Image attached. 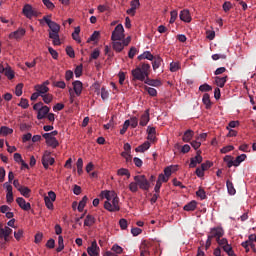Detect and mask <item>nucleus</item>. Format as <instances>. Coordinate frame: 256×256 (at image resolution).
Returning a JSON list of instances; mask_svg holds the SVG:
<instances>
[{"mask_svg":"<svg viewBox=\"0 0 256 256\" xmlns=\"http://www.w3.org/2000/svg\"><path fill=\"white\" fill-rule=\"evenodd\" d=\"M43 21H45L46 25H48L50 39L53 40V45H61V39L59 38V31H61V26L56 22L49 19V16H44Z\"/></svg>","mask_w":256,"mask_h":256,"instance_id":"1","label":"nucleus"},{"mask_svg":"<svg viewBox=\"0 0 256 256\" xmlns=\"http://www.w3.org/2000/svg\"><path fill=\"white\" fill-rule=\"evenodd\" d=\"M149 65H141L132 70L133 81H145L149 75Z\"/></svg>","mask_w":256,"mask_h":256,"instance_id":"2","label":"nucleus"},{"mask_svg":"<svg viewBox=\"0 0 256 256\" xmlns=\"http://www.w3.org/2000/svg\"><path fill=\"white\" fill-rule=\"evenodd\" d=\"M112 203L109 201H106L104 203V208L107 211H110V213H115V211H119L121 208L119 207V198L117 197V194L115 192H112Z\"/></svg>","mask_w":256,"mask_h":256,"instance_id":"3","label":"nucleus"},{"mask_svg":"<svg viewBox=\"0 0 256 256\" xmlns=\"http://www.w3.org/2000/svg\"><path fill=\"white\" fill-rule=\"evenodd\" d=\"M134 181H136L139 189H142V191H149L151 184L145 175L134 176Z\"/></svg>","mask_w":256,"mask_h":256,"instance_id":"4","label":"nucleus"},{"mask_svg":"<svg viewBox=\"0 0 256 256\" xmlns=\"http://www.w3.org/2000/svg\"><path fill=\"white\" fill-rule=\"evenodd\" d=\"M125 29L123 28L122 24H118L114 31L112 32L111 39L112 41H122V39H125Z\"/></svg>","mask_w":256,"mask_h":256,"instance_id":"5","label":"nucleus"},{"mask_svg":"<svg viewBox=\"0 0 256 256\" xmlns=\"http://www.w3.org/2000/svg\"><path fill=\"white\" fill-rule=\"evenodd\" d=\"M11 233H13V229L8 226L3 228V224H0V239H4L5 243H9L13 239Z\"/></svg>","mask_w":256,"mask_h":256,"instance_id":"6","label":"nucleus"},{"mask_svg":"<svg viewBox=\"0 0 256 256\" xmlns=\"http://www.w3.org/2000/svg\"><path fill=\"white\" fill-rule=\"evenodd\" d=\"M22 13L27 17V19H33V17H37L39 15L37 10H35L30 4L24 5Z\"/></svg>","mask_w":256,"mask_h":256,"instance_id":"7","label":"nucleus"},{"mask_svg":"<svg viewBox=\"0 0 256 256\" xmlns=\"http://www.w3.org/2000/svg\"><path fill=\"white\" fill-rule=\"evenodd\" d=\"M55 164V158L51 157V152L45 151L42 156V165L44 169H49V165Z\"/></svg>","mask_w":256,"mask_h":256,"instance_id":"8","label":"nucleus"},{"mask_svg":"<svg viewBox=\"0 0 256 256\" xmlns=\"http://www.w3.org/2000/svg\"><path fill=\"white\" fill-rule=\"evenodd\" d=\"M223 235H225L223 228L221 227L212 228L209 234V239H216L217 241L218 239H221Z\"/></svg>","mask_w":256,"mask_h":256,"instance_id":"9","label":"nucleus"},{"mask_svg":"<svg viewBox=\"0 0 256 256\" xmlns=\"http://www.w3.org/2000/svg\"><path fill=\"white\" fill-rule=\"evenodd\" d=\"M4 187L7 191L6 194V202L11 205V203H13L14 198H13V186H11V184H9V182L4 183Z\"/></svg>","mask_w":256,"mask_h":256,"instance_id":"10","label":"nucleus"},{"mask_svg":"<svg viewBox=\"0 0 256 256\" xmlns=\"http://www.w3.org/2000/svg\"><path fill=\"white\" fill-rule=\"evenodd\" d=\"M201 163H203V156H201V151H197L196 156L190 159L189 167L193 169Z\"/></svg>","mask_w":256,"mask_h":256,"instance_id":"11","label":"nucleus"},{"mask_svg":"<svg viewBox=\"0 0 256 256\" xmlns=\"http://www.w3.org/2000/svg\"><path fill=\"white\" fill-rule=\"evenodd\" d=\"M100 248L97 245V241H92L91 246L87 248V253L90 256H97L99 255Z\"/></svg>","mask_w":256,"mask_h":256,"instance_id":"12","label":"nucleus"},{"mask_svg":"<svg viewBox=\"0 0 256 256\" xmlns=\"http://www.w3.org/2000/svg\"><path fill=\"white\" fill-rule=\"evenodd\" d=\"M16 203L19 205L20 209H23V211H30L31 209V203L25 201V198L23 197H18Z\"/></svg>","mask_w":256,"mask_h":256,"instance_id":"13","label":"nucleus"},{"mask_svg":"<svg viewBox=\"0 0 256 256\" xmlns=\"http://www.w3.org/2000/svg\"><path fill=\"white\" fill-rule=\"evenodd\" d=\"M0 73H3L7 79H15V72L10 67H3L0 65Z\"/></svg>","mask_w":256,"mask_h":256,"instance_id":"14","label":"nucleus"},{"mask_svg":"<svg viewBox=\"0 0 256 256\" xmlns=\"http://www.w3.org/2000/svg\"><path fill=\"white\" fill-rule=\"evenodd\" d=\"M26 33L25 28H18L16 31L9 34V39H21Z\"/></svg>","mask_w":256,"mask_h":256,"instance_id":"15","label":"nucleus"},{"mask_svg":"<svg viewBox=\"0 0 256 256\" xmlns=\"http://www.w3.org/2000/svg\"><path fill=\"white\" fill-rule=\"evenodd\" d=\"M149 121H150L149 109H147V110H145V112L141 115L139 125H140L141 127H147V123H149Z\"/></svg>","mask_w":256,"mask_h":256,"instance_id":"16","label":"nucleus"},{"mask_svg":"<svg viewBox=\"0 0 256 256\" xmlns=\"http://www.w3.org/2000/svg\"><path fill=\"white\" fill-rule=\"evenodd\" d=\"M35 91H37L40 94V97L42 95H46V93H49V87L43 85V84H37L34 86Z\"/></svg>","mask_w":256,"mask_h":256,"instance_id":"17","label":"nucleus"},{"mask_svg":"<svg viewBox=\"0 0 256 256\" xmlns=\"http://www.w3.org/2000/svg\"><path fill=\"white\" fill-rule=\"evenodd\" d=\"M50 108L48 106H43L37 114V119L41 121V119H45L47 115H49Z\"/></svg>","mask_w":256,"mask_h":256,"instance_id":"18","label":"nucleus"},{"mask_svg":"<svg viewBox=\"0 0 256 256\" xmlns=\"http://www.w3.org/2000/svg\"><path fill=\"white\" fill-rule=\"evenodd\" d=\"M73 89H74V92L76 93L77 97H79V95H81V93L83 91V83L79 80L74 81Z\"/></svg>","mask_w":256,"mask_h":256,"instance_id":"19","label":"nucleus"},{"mask_svg":"<svg viewBox=\"0 0 256 256\" xmlns=\"http://www.w3.org/2000/svg\"><path fill=\"white\" fill-rule=\"evenodd\" d=\"M179 17L181 21H184L185 23H191V14L189 13V10H182Z\"/></svg>","mask_w":256,"mask_h":256,"instance_id":"20","label":"nucleus"},{"mask_svg":"<svg viewBox=\"0 0 256 256\" xmlns=\"http://www.w3.org/2000/svg\"><path fill=\"white\" fill-rule=\"evenodd\" d=\"M144 83L146 85H150L151 87H161V85H162L160 80H153V79L149 78V76H147Z\"/></svg>","mask_w":256,"mask_h":256,"instance_id":"21","label":"nucleus"},{"mask_svg":"<svg viewBox=\"0 0 256 256\" xmlns=\"http://www.w3.org/2000/svg\"><path fill=\"white\" fill-rule=\"evenodd\" d=\"M202 103H204L206 109H211L213 103L211 102V97L208 93H205L202 98Z\"/></svg>","mask_w":256,"mask_h":256,"instance_id":"22","label":"nucleus"},{"mask_svg":"<svg viewBox=\"0 0 256 256\" xmlns=\"http://www.w3.org/2000/svg\"><path fill=\"white\" fill-rule=\"evenodd\" d=\"M151 147L149 141L144 142L142 145L138 146L135 151L136 153H145Z\"/></svg>","mask_w":256,"mask_h":256,"instance_id":"23","label":"nucleus"},{"mask_svg":"<svg viewBox=\"0 0 256 256\" xmlns=\"http://www.w3.org/2000/svg\"><path fill=\"white\" fill-rule=\"evenodd\" d=\"M184 211H195L197 209V201L192 200L183 207Z\"/></svg>","mask_w":256,"mask_h":256,"instance_id":"24","label":"nucleus"},{"mask_svg":"<svg viewBox=\"0 0 256 256\" xmlns=\"http://www.w3.org/2000/svg\"><path fill=\"white\" fill-rule=\"evenodd\" d=\"M92 225H95V217L88 214L84 220V227H92Z\"/></svg>","mask_w":256,"mask_h":256,"instance_id":"25","label":"nucleus"},{"mask_svg":"<svg viewBox=\"0 0 256 256\" xmlns=\"http://www.w3.org/2000/svg\"><path fill=\"white\" fill-rule=\"evenodd\" d=\"M193 135H194L193 130L188 129V130L184 133V135H183V137H182V141H184V143H189V141H191V139H193Z\"/></svg>","mask_w":256,"mask_h":256,"instance_id":"26","label":"nucleus"},{"mask_svg":"<svg viewBox=\"0 0 256 256\" xmlns=\"http://www.w3.org/2000/svg\"><path fill=\"white\" fill-rule=\"evenodd\" d=\"M46 144L48 145V147H52V149H57V147H59V141L57 140V138H55L54 136H52L47 142Z\"/></svg>","mask_w":256,"mask_h":256,"instance_id":"27","label":"nucleus"},{"mask_svg":"<svg viewBox=\"0 0 256 256\" xmlns=\"http://www.w3.org/2000/svg\"><path fill=\"white\" fill-rule=\"evenodd\" d=\"M246 159H247L246 154H241L237 156L236 159L234 160V167H239L241 163H243V161H245Z\"/></svg>","mask_w":256,"mask_h":256,"instance_id":"28","label":"nucleus"},{"mask_svg":"<svg viewBox=\"0 0 256 256\" xmlns=\"http://www.w3.org/2000/svg\"><path fill=\"white\" fill-rule=\"evenodd\" d=\"M13 129L9 128L7 126H2L0 128V135H3V137H7V135H12Z\"/></svg>","mask_w":256,"mask_h":256,"instance_id":"29","label":"nucleus"},{"mask_svg":"<svg viewBox=\"0 0 256 256\" xmlns=\"http://www.w3.org/2000/svg\"><path fill=\"white\" fill-rule=\"evenodd\" d=\"M19 193H21V195H23V197L29 198V195L31 194V189H29V187L27 186H22L20 188H18Z\"/></svg>","mask_w":256,"mask_h":256,"instance_id":"30","label":"nucleus"},{"mask_svg":"<svg viewBox=\"0 0 256 256\" xmlns=\"http://www.w3.org/2000/svg\"><path fill=\"white\" fill-rule=\"evenodd\" d=\"M215 83L217 85V87H225V83H227V76L225 77H216L215 78Z\"/></svg>","mask_w":256,"mask_h":256,"instance_id":"31","label":"nucleus"},{"mask_svg":"<svg viewBox=\"0 0 256 256\" xmlns=\"http://www.w3.org/2000/svg\"><path fill=\"white\" fill-rule=\"evenodd\" d=\"M87 201H89V198L87 196H84L82 200L78 204V211L79 213H83V209H85V205H87Z\"/></svg>","mask_w":256,"mask_h":256,"instance_id":"32","label":"nucleus"},{"mask_svg":"<svg viewBox=\"0 0 256 256\" xmlns=\"http://www.w3.org/2000/svg\"><path fill=\"white\" fill-rule=\"evenodd\" d=\"M139 61H142V59H148V61H153L154 56L151 54V52L146 51L143 54L138 56Z\"/></svg>","mask_w":256,"mask_h":256,"instance_id":"33","label":"nucleus"},{"mask_svg":"<svg viewBox=\"0 0 256 256\" xmlns=\"http://www.w3.org/2000/svg\"><path fill=\"white\" fill-rule=\"evenodd\" d=\"M124 47L125 46H124L123 42H119V40H116L113 43V49L115 51H117V53H121V51H123Z\"/></svg>","mask_w":256,"mask_h":256,"instance_id":"34","label":"nucleus"},{"mask_svg":"<svg viewBox=\"0 0 256 256\" xmlns=\"http://www.w3.org/2000/svg\"><path fill=\"white\" fill-rule=\"evenodd\" d=\"M226 187L228 189L229 195H235V193H237V190H235V186H233V182H231L230 180L226 181Z\"/></svg>","mask_w":256,"mask_h":256,"instance_id":"35","label":"nucleus"},{"mask_svg":"<svg viewBox=\"0 0 256 256\" xmlns=\"http://www.w3.org/2000/svg\"><path fill=\"white\" fill-rule=\"evenodd\" d=\"M117 175H119L120 177H125L126 176L127 179H129V177H131V173L126 168L118 169Z\"/></svg>","mask_w":256,"mask_h":256,"instance_id":"36","label":"nucleus"},{"mask_svg":"<svg viewBox=\"0 0 256 256\" xmlns=\"http://www.w3.org/2000/svg\"><path fill=\"white\" fill-rule=\"evenodd\" d=\"M224 162L227 163V167L231 169V167L235 166V161H233V157L227 155L224 157Z\"/></svg>","mask_w":256,"mask_h":256,"instance_id":"37","label":"nucleus"},{"mask_svg":"<svg viewBox=\"0 0 256 256\" xmlns=\"http://www.w3.org/2000/svg\"><path fill=\"white\" fill-rule=\"evenodd\" d=\"M223 251H225V253H227L228 256H237L235 255V251H233V247H231V245H226L223 248Z\"/></svg>","mask_w":256,"mask_h":256,"instance_id":"38","label":"nucleus"},{"mask_svg":"<svg viewBox=\"0 0 256 256\" xmlns=\"http://www.w3.org/2000/svg\"><path fill=\"white\" fill-rule=\"evenodd\" d=\"M65 249V244L63 243V236L58 237V247L56 249L57 253H61V251Z\"/></svg>","mask_w":256,"mask_h":256,"instance_id":"39","label":"nucleus"},{"mask_svg":"<svg viewBox=\"0 0 256 256\" xmlns=\"http://www.w3.org/2000/svg\"><path fill=\"white\" fill-rule=\"evenodd\" d=\"M199 91H202V93H207L209 91H213V87H211L209 84L205 83L200 85Z\"/></svg>","mask_w":256,"mask_h":256,"instance_id":"40","label":"nucleus"},{"mask_svg":"<svg viewBox=\"0 0 256 256\" xmlns=\"http://www.w3.org/2000/svg\"><path fill=\"white\" fill-rule=\"evenodd\" d=\"M42 99L44 101V103H46V105H49V103H51V101H53V95L52 94H43L42 96Z\"/></svg>","mask_w":256,"mask_h":256,"instance_id":"41","label":"nucleus"},{"mask_svg":"<svg viewBox=\"0 0 256 256\" xmlns=\"http://www.w3.org/2000/svg\"><path fill=\"white\" fill-rule=\"evenodd\" d=\"M197 197H199L202 201L203 199H207V194L203 188H199L198 191H196Z\"/></svg>","mask_w":256,"mask_h":256,"instance_id":"42","label":"nucleus"},{"mask_svg":"<svg viewBox=\"0 0 256 256\" xmlns=\"http://www.w3.org/2000/svg\"><path fill=\"white\" fill-rule=\"evenodd\" d=\"M131 125V121L130 120H126L123 124L122 129L120 130V135H125V133H127V129H129V126Z\"/></svg>","mask_w":256,"mask_h":256,"instance_id":"43","label":"nucleus"},{"mask_svg":"<svg viewBox=\"0 0 256 256\" xmlns=\"http://www.w3.org/2000/svg\"><path fill=\"white\" fill-rule=\"evenodd\" d=\"M129 190L131 191V193H137L139 191V186L137 184V181L131 182L129 184Z\"/></svg>","mask_w":256,"mask_h":256,"instance_id":"44","label":"nucleus"},{"mask_svg":"<svg viewBox=\"0 0 256 256\" xmlns=\"http://www.w3.org/2000/svg\"><path fill=\"white\" fill-rule=\"evenodd\" d=\"M15 95H16V97H21L23 95V84L20 83V84L16 85Z\"/></svg>","mask_w":256,"mask_h":256,"instance_id":"45","label":"nucleus"},{"mask_svg":"<svg viewBox=\"0 0 256 256\" xmlns=\"http://www.w3.org/2000/svg\"><path fill=\"white\" fill-rule=\"evenodd\" d=\"M145 91L151 96V97H157V89L151 88L148 86H145Z\"/></svg>","mask_w":256,"mask_h":256,"instance_id":"46","label":"nucleus"},{"mask_svg":"<svg viewBox=\"0 0 256 256\" xmlns=\"http://www.w3.org/2000/svg\"><path fill=\"white\" fill-rule=\"evenodd\" d=\"M211 167H213V162L211 161H206L205 163L201 164L202 171H207L208 169H211Z\"/></svg>","mask_w":256,"mask_h":256,"instance_id":"47","label":"nucleus"},{"mask_svg":"<svg viewBox=\"0 0 256 256\" xmlns=\"http://www.w3.org/2000/svg\"><path fill=\"white\" fill-rule=\"evenodd\" d=\"M232 8L233 4H231V2H224V4L222 5V9L223 11H225V13H229V11H231Z\"/></svg>","mask_w":256,"mask_h":256,"instance_id":"48","label":"nucleus"},{"mask_svg":"<svg viewBox=\"0 0 256 256\" xmlns=\"http://www.w3.org/2000/svg\"><path fill=\"white\" fill-rule=\"evenodd\" d=\"M22 109H27L29 107V100L21 98L20 103L18 104Z\"/></svg>","mask_w":256,"mask_h":256,"instance_id":"49","label":"nucleus"},{"mask_svg":"<svg viewBox=\"0 0 256 256\" xmlns=\"http://www.w3.org/2000/svg\"><path fill=\"white\" fill-rule=\"evenodd\" d=\"M112 251H114V253H116L117 255H121V253H123V248L117 244H114L112 246Z\"/></svg>","mask_w":256,"mask_h":256,"instance_id":"50","label":"nucleus"},{"mask_svg":"<svg viewBox=\"0 0 256 256\" xmlns=\"http://www.w3.org/2000/svg\"><path fill=\"white\" fill-rule=\"evenodd\" d=\"M42 2L44 3L45 7H47V9H50V11H52V9H55V4H53L51 0H42Z\"/></svg>","mask_w":256,"mask_h":256,"instance_id":"51","label":"nucleus"},{"mask_svg":"<svg viewBox=\"0 0 256 256\" xmlns=\"http://www.w3.org/2000/svg\"><path fill=\"white\" fill-rule=\"evenodd\" d=\"M217 243H218V245H220V247H222V249H223V247H226V245H229V241H227V239L226 238H218L217 240Z\"/></svg>","mask_w":256,"mask_h":256,"instance_id":"52","label":"nucleus"},{"mask_svg":"<svg viewBox=\"0 0 256 256\" xmlns=\"http://www.w3.org/2000/svg\"><path fill=\"white\" fill-rule=\"evenodd\" d=\"M119 225H120V229L125 231V229H127V227H128L127 219L121 218L119 220Z\"/></svg>","mask_w":256,"mask_h":256,"instance_id":"53","label":"nucleus"},{"mask_svg":"<svg viewBox=\"0 0 256 256\" xmlns=\"http://www.w3.org/2000/svg\"><path fill=\"white\" fill-rule=\"evenodd\" d=\"M76 77L83 75V65H77L74 71Z\"/></svg>","mask_w":256,"mask_h":256,"instance_id":"54","label":"nucleus"},{"mask_svg":"<svg viewBox=\"0 0 256 256\" xmlns=\"http://www.w3.org/2000/svg\"><path fill=\"white\" fill-rule=\"evenodd\" d=\"M212 59H213V61H219V59L225 60V59H227V55H225V54H213Z\"/></svg>","mask_w":256,"mask_h":256,"instance_id":"55","label":"nucleus"},{"mask_svg":"<svg viewBox=\"0 0 256 256\" xmlns=\"http://www.w3.org/2000/svg\"><path fill=\"white\" fill-rule=\"evenodd\" d=\"M170 15H171V17H170V23L171 24H173L175 21H177V15H178V12H177V10H173V11H171L170 12Z\"/></svg>","mask_w":256,"mask_h":256,"instance_id":"56","label":"nucleus"},{"mask_svg":"<svg viewBox=\"0 0 256 256\" xmlns=\"http://www.w3.org/2000/svg\"><path fill=\"white\" fill-rule=\"evenodd\" d=\"M45 201V205L47 207V209H50V211H53L54 206H53V201L49 200V198H44Z\"/></svg>","mask_w":256,"mask_h":256,"instance_id":"57","label":"nucleus"},{"mask_svg":"<svg viewBox=\"0 0 256 256\" xmlns=\"http://www.w3.org/2000/svg\"><path fill=\"white\" fill-rule=\"evenodd\" d=\"M137 125H139V119H137V117H132L130 119V126L132 127V129H135Z\"/></svg>","mask_w":256,"mask_h":256,"instance_id":"58","label":"nucleus"},{"mask_svg":"<svg viewBox=\"0 0 256 256\" xmlns=\"http://www.w3.org/2000/svg\"><path fill=\"white\" fill-rule=\"evenodd\" d=\"M102 196H104L105 199H107V201L109 202V201H111V199L113 197V192L111 193V192H109L107 190L102 191Z\"/></svg>","mask_w":256,"mask_h":256,"instance_id":"59","label":"nucleus"},{"mask_svg":"<svg viewBox=\"0 0 256 256\" xmlns=\"http://www.w3.org/2000/svg\"><path fill=\"white\" fill-rule=\"evenodd\" d=\"M158 183H167V181H169V178L167 176H165V174H159L158 176Z\"/></svg>","mask_w":256,"mask_h":256,"instance_id":"60","label":"nucleus"},{"mask_svg":"<svg viewBox=\"0 0 256 256\" xmlns=\"http://www.w3.org/2000/svg\"><path fill=\"white\" fill-rule=\"evenodd\" d=\"M66 53L68 56H70L72 59L75 57V50H73V47L67 46L66 47Z\"/></svg>","mask_w":256,"mask_h":256,"instance_id":"61","label":"nucleus"},{"mask_svg":"<svg viewBox=\"0 0 256 256\" xmlns=\"http://www.w3.org/2000/svg\"><path fill=\"white\" fill-rule=\"evenodd\" d=\"M161 63H163V59L159 56H154L152 65H161Z\"/></svg>","mask_w":256,"mask_h":256,"instance_id":"62","label":"nucleus"},{"mask_svg":"<svg viewBox=\"0 0 256 256\" xmlns=\"http://www.w3.org/2000/svg\"><path fill=\"white\" fill-rule=\"evenodd\" d=\"M14 237L16 241H21V238L23 237V230H18L17 232H14Z\"/></svg>","mask_w":256,"mask_h":256,"instance_id":"63","label":"nucleus"},{"mask_svg":"<svg viewBox=\"0 0 256 256\" xmlns=\"http://www.w3.org/2000/svg\"><path fill=\"white\" fill-rule=\"evenodd\" d=\"M99 35V31H94L88 41H97V39H99Z\"/></svg>","mask_w":256,"mask_h":256,"instance_id":"64","label":"nucleus"}]
</instances>
